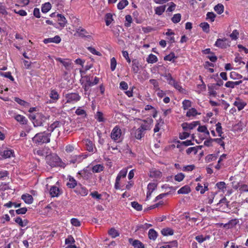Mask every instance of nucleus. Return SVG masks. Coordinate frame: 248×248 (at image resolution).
<instances>
[{"mask_svg": "<svg viewBox=\"0 0 248 248\" xmlns=\"http://www.w3.org/2000/svg\"><path fill=\"white\" fill-rule=\"evenodd\" d=\"M152 120H144L143 123L140 124L139 128L134 130V136L138 139L140 140L144 137L146 130L151 129V124L152 123Z\"/></svg>", "mask_w": 248, "mask_h": 248, "instance_id": "1", "label": "nucleus"}, {"mask_svg": "<svg viewBox=\"0 0 248 248\" xmlns=\"http://www.w3.org/2000/svg\"><path fill=\"white\" fill-rule=\"evenodd\" d=\"M29 118L32 121L34 126L37 127L43 126L44 124H47L49 117L38 113L35 115H31Z\"/></svg>", "mask_w": 248, "mask_h": 248, "instance_id": "2", "label": "nucleus"}, {"mask_svg": "<svg viewBox=\"0 0 248 248\" xmlns=\"http://www.w3.org/2000/svg\"><path fill=\"white\" fill-rule=\"evenodd\" d=\"M50 133L46 132L36 134L32 139V140L36 143L42 144L44 143L50 142Z\"/></svg>", "mask_w": 248, "mask_h": 248, "instance_id": "3", "label": "nucleus"}, {"mask_svg": "<svg viewBox=\"0 0 248 248\" xmlns=\"http://www.w3.org/2000/svg\"><path fill=\"white\" fill-rule=\"evenodd\" d=\"M122 133L120 127L116 125L111 131L110 137L111 139L116 142H119L122 140Z\"/></svg>", "mask_w": 248, "mask_h": 248, "instance_id": "4", "label": "nucleus"}, {"mask_svg": "<svg viewBox=\"0 0 248 248\" xmlns=\"http://www.w3.org/2000/svg\"><path fill=\"white\" fill-rule=\"evenodd\" d=\"M66 103H74L78 101L80 99V96L78 93H67L65 95Z\"/></svg>", "mask_w": 248, "mask_h": 248, "instance_id": "5", "label": "nucleus"}, {"mask_svg": "<svg viewBox=\"0 0 248 248\" xmlns=\"http://www.w3.org/2000/svg\"><path fill=\"white\" fill-rule=\"evenodd\" d=\"M46 160L47 163L52 167L59 165L60 159L56 155H47Z\"/></svg>", "mask_w": 248, "mask_h": 248, "instance_id": "6", "label": "nucleus"}, {"mask_svg": "<svg viewBox=\"0 0 248 248\" xmlns=\"http://www.w3.org/2000/svg\"><path fill=\"white\" fill-rule=\"evenodd\" d=\"M217 206L218 207L220 210L225 212H227L230 209L229 208V202L227 201L225 198L221 199L219 202L217 203Z\"/></svg>", "mask_w": 248, "mask_h": 248, "instance_id": "7", "label": "nucleus"}, {"mask_svg": "<svg viewBox=\"0 0 248 248\" xmlns=\"http://www.w3.org/2000/svg\"><path fill=\"white\" fill-rule=\"evenodd\" d=\"M229 42L224 38L223 39H217L215 43V46L221 48H226L230 46Z\"/></svg>", "mask_w": 248, "mask_h": 248, "instance_id": "8", "label": "nucleus"}, {"mask_svg": "<svg viewBox=\"0 0 248 248\" xmlns=\"http://www.w3.org/2000/svg\"><path fill=\"white\" fill-rule=\"evenodd\" d=\"M149 176L154 179H160L162 176V172L159 170L153 169L150 171Z\"/></svg>", "mask_w": 248, "mask_h": 248, "instance_id": "9", "label": "nucleus"}, {"mask_svg": "<svg viewBox=\"0 0 248 248\" xmlns=\"http://www.w3.org/2000/svg\"><path fill=\"white\" fill-rule=\"evenodd\" d=\"M157 184L155 183H149L147 186L148 191L147 192L146 199H149L151 196L152 193L154 190L156 188Z\"/></svg>", "mask_w": 248, "mask_h": 248, "instance_id": "10", "label": "nucleus"}, {"mask_svg": "<svg viewBox=\"0 0 248 248\" xmlns=\"http://www.w3.org/2000/svg\"><path fill=\"white\" fill-rule=\"evenodd\" d=\"M76 33H77L78 36L81 37H87L88 38H91V35L88 34L87 31L83 28H79L76 30Z\"/></svg>", "mask_w": 248, "mask_h": 248, "instance_id": "11", "label": "nucleus"}, {"mask_svg": "<svg viewBox=\"0 0 248 248\" xmlns=\"http://www.w3.org/2000/svg\"><path fill=\"white\" fill-rule=\"evenodd\" d=\"M56 60L62 63L67 70L70 69L71 64L70 60L68 59H62L61 58H57L56 59Z\"/></svg>", "mask_w": 248, "mask_h": 248, "instance_id": "12", "label": "nucleus"}, {"mask_svg": "<svg viewBox=\"0 0 248 248\" xmlns=\"http://www.w3.org/2000/svg\"><path fill=\"white\" fill-rule=\"evenodd\" d=\"M200 124L199 122L197 121V122H193L190 124L184 123L182 124V126H183V129L185 130H187L188 129H193L198 124Z\"/></svg>", "mask_w": 248, "mask_h": 248, "instance_id": "13", "label": "nucleus"}, {"mask_svg": "<svg viewBox=\"0 0 248 248\" xmlns=\"http://www.w3.org/2000/svg\"><path fill=\"white\" fill-rule=\"evenodd\" d=\"M61 39L60 37L58 35H56L53 38L45 39L43 42L45 44H47L49 43H55L56 44H58L61 42Z\"/></svg>", "mask_w": 248, "mask_h": 248, "instance_id": "14", "label": "nucleus"}, {"mask_svg": "<svg viewBox=\"0 0 248 248\" xmlns=\"http://www.w3.org/2000/svg\"><path fill=\"white\" fill-rule=\"evenodd\" d=\"M14 151L10 149H6L0 153V155L4 158H10L13 155Z\"/></svg>", "mask_w": 248, "mask_h": 248, "instance_id": "15", "label": "nucleus"}, {"mask_svg": "<svg viewBox=\"0 0 248 248\" xmlns=\"http://www.w3.org/2000/svg\"><path fill=\"white\" fill-rule=\"evenodd\" d=\"M62 125V124L59 121H55L48 127L47 131L51 133L57 128L61 127Z\"/></svg>", "mask_w": 248, "mask_h": 248, "instance_id": "16", "label": "nucleus"}, {"mask_svg": "<svg viewBox=\"0 0 248 248\" xmlns=\"http://www.w3.org/2000/svg\"><path fill=\"white\" fill-rule=\"evenodd\" d=\"M170 85H172L176 90L179 91L180 93L184 94H186L187 93V91L185 89L182 88V87L178 82H177L175 80H174V83H172Z\"/></svg>", "mask_w": 248, "mask_h": 248, "instance_id": "17", "label": "nucleus"}, {"mask_svg": "<svg viewBox=\"0 0 248 248\" xmlns=\"http://www.w3.org/2000/svg\"><path fill=\"white\" fill-rule=\"evenodd\" d=\"M57 16L58 17V20L60 26L62 28L64 27L67 23L65 17L61 14H58Z\"/></svg>", "mask_w": 248, "mask_h": 248, "instance_id": "18", "label": "nucleus"}, {"mask_svg": "<svg viewBox=\"0 0 248 248\" xmlns=\"http://www.w3.org/2000/svg\"><path fill=\"white\" fill-rule=\"evenodd\" d=\"M21 199L27 204H31L33 202L32 196L29 194L23 195Z\"/></svg>", "mask_w": 248, "mask_h": 248, "instance_id": "19", "label": "nucleus"}, {"mask_svg": "<svg viewBox=\"0 0 248 248\" xmlns=\"http://www.w3.org/2000/svg\"><path fill=\"white\" fill-rule=\"evenodd\" d=\"M87 150L89 152H93V142L89 140L86 139L84 141Z\"/></svg>", "mask_w": 248, "mask_h": 248, "instance_id": "20", "label": "nucleus"}, {"mask_svg": "<svg viewBox=\"0 0 248 248\" xmlns=\"http://www.w3.org/2000/svg\"><path fill=\"white\" fill-rule=\"evenodd\" d=\"M15 119L21 124H25L27 122V120L26 119L25 117L19 114L16 115Z\"/></svg>", "mask_w": 248, "mask_h": 248, "instance_id": "21", "label": "nucleus"}, {"mask_svg": "<svg viewBox=\"0 0 248 248\" xmlns=\"http://www.w3.org/2000/svg\"><path fill=\"white\" fill-rule=\"evenodd\" d=\"M190 187L187 186H185L181 187L178 191H177L178 194H188L190 192Z\"/></svg>", "mask_w": 248, "mask_h": 248, "instance_id": "22", "label": "nucleus"}, {"mask_svg": "<svg viewBox=\"0 0 248 248\" xmlns=\"http://www.w3.org/2000/svg\"><path fill=\"white\" fill-rule=\"evenodd\" d=\"M77 185L76 180L71 176L69 178V181L67 183V186L69 188H74Z\"/></svg>", "mask_w": 248, "mask_h": 248, "instance_id": "23", "label": "nucleus"}, {"mask_svg": "<svg viewBox=\"0 0 248 248\" xmlns=\"http://www.w3.org/2000/svg\"><path fill=\"white\" fill-rule=\"evenodd\" d=\"M15 222L18 224L21 227H25L28 225V221L27 220L25 219L24 220H22L21 217H17L15 220Z\"/></svg>", "mask_w": 248, "mask_h": 248, "instance_id": "24", "label": "nucleus"}, {"mask_svg": "<svg viewBox=\"0 0 248 248\" xmlns=\"http://www.w3.org/2000/svg\"><path fill=\"white\" fill-rule=\"evenodd\" d=\"M49 193L51 197H57L59 195V189L57 186H52L50 189Z\"/></svg>", "mask_w": 248, "mask_h": 248, "instance_id": "25", "label": "nucleus"}, {"mask_svg": "<svg viewBox=\"0 0 248 248\" xmlns=\"http://www.w3.org/2000/svg\"><path fill=\"white\" fill-rule=\"evenodd\" d=\"M82 155H75L70 161V163H79L83 159Z\"/></svg>", "mask_w": 248, "mask_h": 248, "instance_id": "26", "label": "nucleus"}, {"mask_svg": "<svg viewBox=\"0 0 248 248\" xmlns=\"http://www.w3.org/2000/svg\"><path fill=\"white\" fill-rule=\"evenodd\" d=\"M146 61L149 63H153L157 61V58L155 55L151 54L147 58Z\"/></svg>", "mask_w": 248, "mask_h": 248, "instance_id": "27", "label": "nucleus"}, {"mask_svg": "<svg viewBox=\"0 0 248 248\" xmlns=\"http://www.w3.org/2000/svg\"><path fill=\"white\" fill-rule=\"evenodd\" d=\"M157 236V233L154 229H150L148 232V236L150 239L155 240Z\"/></svg>", "mask_w": 248, "mask_h": 248, "instance_id": "28", "label": "nucleus"}, {"mask_svg": "<svg viewBox=\"0 0 248 248\" xmlns=\"http://www.w3.org/2000/svg\"><path fill=\"white\" fill-rule=\"evenodd\" d=\"M202 146H196L188 148L186 150V153L189 155L191 153H193L194 154H196L198 152V149H201Z\"/></svg>", "mask_w": 248, "mask_h": 248, "instance_id": "29", "label": "nucleus"}, {"mask_svg": "<svg viewBox=\"0 0 248 248\" xmlns=\"http://www.w3.org/2000/svg\"><path fill=\"white\" fill-rule=\"evenodd\" d=\"M161 233L164 236L171 235L173 234V231L170 228H165L162 230Z\"/></svg>", "mask_w": 248, "mask_h": 248, "instance_id": "30", "label": "nucleus"}, {"mask_svg": "<svg viewBox=\"0 0 248 248\" xmlns=\"http://www.w3.org/2000/svg\"><path fill=\"white\" fill-rule=\"evenodd\" d=\"M214 10L218 14H221L224 11V6L222 4H218L214 7Z\"/></svg>", "mask_w": 248, "mask_h": 248, "instance_id": "31", "label": "nucleus"}, {"mask_svg": "<svg viewBox=\"0 0 248 248\" xmlns=\"http://www.w3.org/2000/svg\"><path fill=\"white\" fill-rule=\"evenodd\" d=\"M233 105L237 108L239 110H241L245 107L246 104L240 101H236L234 102Z\"/></svg>", "mask_w": 248, "mask_h": 248, "instance_id": "32", "label": "nucleus"}, {"mask_svg": "<svg viewBox=\"0 0 248 248\" xmlns=\"http://www.w3.org/2000/svg\"><path fill=\"white\" fill-rule=\"evenodd\" d=\"M197 114H200L197 112V110L194 108H191L188 110L187 112L186 116L187 117H190L191 116H195Z\"/></svg>", "mask_w": 248, "mask_h": 248, "instance_id": "33", "label": "nucleus"}, {"mask_svg": "<svg viewBox=\"0 0 248 248\" xmlns=\"http://www.w3.org/2000/svg\"><path fill=\"white\" fill-rule=\"evenodd\" d=\"M132 245L135 248H144V245L138 240L133 241Z\"/></svg>", "mask_w": 248, "mask_h": 248, "instance_id": "34", "label": "nucleus"}, {"mask_svg": "<svg viewBox=\"0 0 248 248\" xmlns=\"http://www.w3.org/2000/svg\"><path fill=\"white\" fill-rule=\"evenodd\" d=\"M128 4V1L127 0H122L118 3L117 7L119 9L122 10Z\"/></svg>", "mask_w": 248, "mask_h": 248, "instance_id": "35", "label": "nucleus"}, {"mask_svg": "<svg viewBox=\"0 0 248 248\" xmlns=\"http://www.w3.org/2000/svg\"><path fill=\"white\" fill-rule=\"evenodd\" d=\"M49 96L51 99L57 101L59 99V95L55 90H52L50 93Z\"/></svg>", "mask_w": 248, "mask_h": 248, "instance_id": "36", "label": "nucleus"}, {"mask_svg": "<svg viewBox=\"0 0 248 248\" xmlns=\"http://www.w3.org/2000/svg\"><path fill=\"white\" fill-rule=\"evenodd\" d=\"M166 6H161L157 7L155 9V14L158 15H161L165 10Z\"/></svg>", "mask_w": 248, "mask_h": 248, "instance_id": "37", "label": "nucleus"}, {"mask_svg": "<svg viewBox=\"0 0 248 248\" xmlns=\"http://www.w3.org/2000/svg\"><path fill=\"white\" fill-rule=\"evenodd\" d=\"M127 170L126 169H123L121 170L119 174H118L116 178L118 179V180H120L122 177H125L127 174Z\"/></svg>", "mask_w": 248, "mask_h": 248, "instance_id": "38", "label": "nucleus"}, {"mask_svg": "<svg viewBox=\"0 0 248 248\" xmlns=\"http://www.w3.org/2000/svg\"><path fill=\"white\" fill-rule=\"evenodd\" d=\"M132 70L135 73H137L139 71V63L136 60L132 61Z\"/></svg>", "mask_w": 248, "mask_h": 248, "instance_id": "39", "label": "nucleus"}, {"mask_svg": "<svg viewBox=\"0 0 248 248\" xmlns=\"http://www.w3.org/2000/svg\"><path fill=\"white\" fill-rule=\"evenodd\" d=\"M105 17L106 24L107 26H108L113 20L112 15L110 13H108L106 14Z\"/></svg>", "mask_w": 248, "mask_h": 248, "instance_id": "40", "label": "nucleus"}, {"mask_svg": "<svg viewBox=\"0 0 248 248\" xmlns=\"http://www.w3.org/2000/svg\"><path fill=\"white\" fill-rule=\"evenodd\" d=\"M198 131L200 132L204 133L207 136L209 135V132L208 130L207 127L205 125L199 126L198 128Z\"/></svg>", "mask_w": 248, "mask_h": 248, "instance_id": "41", "label": "nucleus"}, {"mask_svg": "<svg viewBox=\"0 0 248 248\" xmlns=\"http://www.w3.org/2000/svg\"><path fill=\"white\" fill-rule=\"evenodd\" d=\"M182 104L183 108L185 110L187 109L191 106V102L189 100H184L183 101Z\"/></svg>", "mask_w": 248, "mask_h": 248, "instance_id": "42", "label": "nucleus"}, {"mask_svg": "<svg viewBox=\"0 0 248 248\" xmlns=\"http://www.w3.org/2000/svg\"><path fill=\"white\" fill-rule=\"evenodd\" d=\"M51 4L49 3H46L42 7V11L43 13H47L51 9Z\"/></svg>", "mask_w": 248, "mask_h": 248, "instance_id": "43", "label": "nucleus"}, {"mask_svg": "<svg viewBox=\"0 0 248 248\" xmlns=\"http://www.w3.org/2000/svg\"><path fill=\"white\" fill-rule=\"evenodd\" d=\"M103 170V166L101 165H96L93 166L92 168V170L93 172H99Z\"/></svg>", "mask_w": 248, "mask_h": 248, "instance_id": "44", "label": "nucleus"}, {"mask_svg": "<svg viewBox=\"0 0 248 248\" xmlns=\"http://www.w3.org/2000/svg\"><path fill=\"white\" fill-rule=\"evenodd\" d=\"M176 58L175 54L174 53H170V54L164 57V60L165 61H172L173 62H174V59Z\"/></svg>", "mask_w": 248, "mask_h": 248, "instance_id": "45", "label": "nucleus"}, {"mask_svg": "<svg viewBox=\"0 0 248 248\" xmlns=\"http://www.w3.org/2000/svg\"><path fill=\"white\" fill-rule=\"evenodd\" d=\"M200 26L204 32H208L209 31V25L207 23H202Z\"/></svg>", "mask_w": 248, "mask_h": 248, "instance_id": "46", "label": "nucleus"}, {"mask_svg": "<svg viewBox=\"0 0 248 248\" xmlns=\"http://www.w3.org/2000/svg\"><path fill=\"white\" fill-rule=\"evenodd\" d=\"M131 206L137 211H141L142 208V205L136 202H131Z\"/></svg>", "mask_w": 248, "mask_h": 248, "instance_id": "47", "label": "nucleus"}, {"mask_svg": "<svg viewBox=\"0 0 248 248\" xmlns=\"http://www.w3.org/2000/svg\"><path fill=\"white\" fill-rule=\"evenodd\" d=\"M181 18V15L180 14H176L173 15L171 18V20L174 23H177L180 21Z\"/></svg>", "mask_w": 248, "mask_h": 248, "instance_id": "48", "label": "nucleus"}, {"mask_svg": "<svg viewBox=\"0 0 248 248\" xmlns=\"http://www.w3.org/2000/svg\"><path fill=\"white\" fill-rule=\"evenodd\" d=\"M108 233L113 238H115L119 235L118 232L114 228H111L109 231Z\"/></svg>", "mask_w": 248, "mask_h": 248, "instance_id": "49", "label": "nucleus"}, {"mask_svg": "<svg viewBox=\"0 0 248 248\" xmlns=\"http://www.w3.org/2000/svg\"><path fill=\"white\" fill-rule=\"evenodd\" d=\"M95 118L99 122H104L105 121L104 118L103 117V114L100 111H97L96 112Z\"/></svg>", "mask_w": 248, "mask_h": 248, "instance_id": "50", "label": "nucleus"}, {"mask_svg": "<svg viewBox=\"0 0 248 248\" xmlns=\"http://www.w3.org/2000/svg\"><path fill=\"white\" fill-rule=\"evenodd\" d=\"M223 139H224L223 137H221V138H217L213 139L214 141L217 142L218 144H219L221 146H222L223 148H225V143L223 141Z\"/></svg>", "mask_w": 248, "mask_h": 248, "instance_id": "51", "label": "nucleus"}, {"mask_svg": "<svg viewBox=\"0 0 248 248\" xmlns=\"http://www.w3.org/2000/svg\"><path fill=\"white\" fill-rule=\"evenodd\" d=\"M117 65V62L115 58H112L110 60V69L111 71H113Z\"/></svg>", "mask_w": 248, "mask_h": 248, "instance_id": "52", "label": "nucleus"}, {"mask_svg": "<svg viewBox=\"0 0 248 248\" xmlns=\"http://www.w3.org/2000/svg\"><path fill=\"white\" fill-rule=\"evenodd\" d=\"M239 35V32L237 30H234L230 34V37L232 40H236Z\"/></svg>", "mask_w": 248, "mask_h": 248, "instance_id": "53", "label": "nucleus"}, {"mask_svg": "<svg viewBox=\"0 0 248 248\" xmlns=\"http://www.w3.org/2000/svg\"><path fill=\"white\" fill-rule=\"evenodd\" d=\"M71 223L73 226L76 227L80 226L81 225L79 220L78 219L75 218H73L71 219Z\"/></svg>", "mask_w": 248, "mask_h": 248, "instance_id": "54", "label": "nucleus"}, {"mask_svg": "<svg viewBox=\"0 0 248 248\" xmlns=\"http://www.w3.org/2000/svg\"><path fill=\"white\" fill-rule=\"evenodd\" d=\"M216 131L218 133V136L221 137V135L223 133V132L222 131V127L221 125V123L219 122L216 124Z\"/></svg>", "mask_w": 248, "mask_h": 248, "instance_id": "55", "label": "nucleus"}, {"mask_svg": "<svg viewBox=\"0 0 248 248\" xmlns=\"http://www.w3.org/2000/svg\"><path fill=\"white\" fill-rule=\"evenodd\" d=\"M167 80L168 83L170 85L172 83H174V79L172 77L170 74H166L165 76Z\"/></svg>", "mask_w": 248, "mask_h": 248, "instance_id": "56", "label": "nucleus"}, {"mask_svg": "<svg viewBox=\"0 0 248 248\" xmlns=\"http://www.w3.org/2000/svg\"><path fill=\"white\" fill-rule=\"evenodd\" d=\"M216 195V193H215V192H211L209 194V197H208V201L207 202V203L208 204H211L213 203L214 199Z\"/></svg>", "mask_w": 248, "mask_h": 248, "instance_id": "57", "label": "nucleus"}, {"mask_svg": "<svg viewBox=\"0 0 248 248\" xmlns=\"http://www.w3.org/2000/svg\"><path fill=\"white\" fill-rule=\"evenodd\" d=\"M0 75L2 76L5 78H9L12 81H13L14 80V78L11 75V73L9 72H6V73L0 72Z\"/></svg>", "mask_w": 248, "mask_h": 248, "instance_id": "58", "label": "nucleus"}, {"mask_svg": "<svg viewBox=\"0 0 248 248\" xmlns=\"http://www.w3.org/2000/svg\"><path fill=\"white\" fill-rule=\"evenodd\" d=\"M207 18L210 19L211 22H213L215 20L216 17V15L213 12H208L207 15Z\"/></svg>", "mask_w": 248, "mask_h": 248, "instance_id": "59", "label": "nucleus"}, {"mask_svg": "<svg viewBox=\"0 0 248 248\" xmlns=\"http://www.w3.org/2000/svg\"><path fill=\"white\" fill-rule=\"evenodd\" d=\"M184 174L182 173H180L175 176V180L178 182H181L184 179Z\"/></svg>", "mask_w": 248, "mask_h": 248, "instance_id": "60", "label": "nucleus"}, {"mask_svg": "<svg viewBox=\"0 0 248 248\" xmlns=\"http://www.w3.org/2000/svg\"><path fill=\"white\" fill-rule=\"evenodd\" d=\"M125 20L127 22V23H125V26L126 27H129L130 26V24L132 22V18L130 15H126L125 16Z\"/></svg>", "mask_w": 248, "mask_h": 248, "instance_id": "61", "label": "nucleus"}, {"mask_svg": "<svg viewBox=\"0 0 248 248\" xmlns=\"http://www.w3.org/2000/svg\"><path fill=\"white\" fill-rule=\"evenodd\" d=\"M149 81H150V83H151L152 85H154V87L156 90H157L158 89H159V84L156 80L154 79H150Z\"/></svg>", "mask_w": 248, "mask_h": 248, "instance_id": "62", "label": "nucleus"}, {"mask_svg": "<svg viewBox=\"0 0 248 248\" xmlns=\"http://www.w3.org/2000/svg\"><path fill=\"white\" fill-rule=\"evenodd\" d=\"M79 193L82 196H86L88 194V190L85 187H80L79 189Z\"/></svg>", "mask_w": 248, "mask_h": 248, "instance_id": "63", "label": "nucleus"}, {"mask_svg": "<svg viewBox=\"0 0 248 248\" xmlns=\"http://www.w3.org/2000/svg\"><path fill=\"white\" fill-rule=\"evenodd\" d=\"M195 168V166L193 165H187L186 166H184L182 169V170L184 171H192Z\"/></svg>", "mask_w": 248, "mask_h": 248, "instance_id": "64", "label": "nucleus"}]
</instances>
